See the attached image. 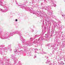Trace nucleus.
Segmentation results:
<instances>
[{"mask_svg": "<svg viewBox=\"0 0 65 65\" xmlns=\"http://www.w3.org/2000/svg\"><path fill=\"white\" fill-rule=\"evenodd\" d=\"M14 52H17V49L15 50H14Z\"/></svg>", "mask_w": 65, "mask_h": 65, "instance_id": "nucleus-1", "label": "nucleus"}, {"mask_svg": "<svg viewBox=\"0 0 65 65\" xmlns=\"http://www.w3.org/2000/svg\"><path fill=\"white\" fill-rule=\"evenodd\" d=\"M16 22H17V21H18V20L17 19H16L15 20Z\"/></svg>", "mask_w": 65, "mask_h": 65, "instance_id": "nucleus-2", "label": "nucleus"}, {"mask_svg": "<svg viewBox=\"0 0 65 65\" xmlns=\"http://www.w3.org/2000/svg\"><path fill=\"white\" fill-rule=\"evenodd\" d=\"M1 10H2V9H1Z\"/></svg>", "mask_w": 65, "mask_h": 65, "instance_id": "nucleus-3", "label": "nucleus"}, {"mask_svg": "<svg viewBox=\"0 0 65 65\" xmlns=\"http://www.w3.org/2000/svg\"><path fill=\"white\" fill-rule=\"evenodd\" d=\"M51 36H52V35H51Z\"/></svg>", "mask_w": 65, "mask_h": 65, "instance_id": "nucleus-4", "label": "nucleus"}]
</instances>
